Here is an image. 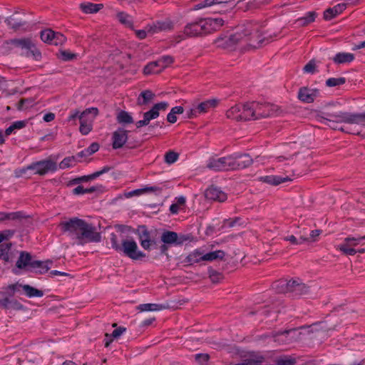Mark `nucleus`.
<instances>
[{"label": "nucleus", "mask_w": 365, "mask_h": 365, "mask_svg": "<svg viewBox=\"0 0 365 365\" xmlns=\"http://www.w3.org/2000/svg\"><path fill=\"white\" fill-rule=\"evenodd\" d=\"M34 103V100L32 98H21L17 105V108L19 110H22L25 108V105L27 104L28 106H26L27 108L29 106H31Z\"/></svg>", "instance_id": "obj_62"}, {"label": "nucleus", "mask_w": 365, "mask_h": 365, "mask_svg": "<svg viewBox=\"0 0 365 365\" xmlns=\"http://www.w3.org/2000/svg\"><path fill=\"white\" fill-rule=\"evenodd\" d=\"M279 283L282 287V292L291 293L295 297L306 295L310 292V287L299 279H291L288 282L281 281Z\"/></svg>", "instance_id": "obj_6"}, {"label": "nucleus", "mask_w": 365, "mask_h": 365, "mask_svg": "<svg viewBox=\"0 0 365 365\" xmlns=\"http://www.w3.org/2000/svg\"><path fill=\"white\" fill-rule=\"evenodd\" d=\"M218 104V101L216 99H210L200 103L196 107L198 113H207L210 108H215Z\"/></svg>", "instance_id": "obj_30"}, {"label": "nucleus", "mask_w": 365, "mask_h": 365, "mask_svg": "<svg viewBox=\"0 0 365 365\" xmlns=\"http://www.w3.org/2000/svg\"><path fill=\"white\" fill-rule=\"evenodd\" d=\"M304 73H314L316 71V61L310 60L303 68Z\"/></svg>", "instance_id": "obj_58"}, {"label": "nucleus", "mask_w": 365, "mask_h": 365, "mask_svg": "<svg viewBox=\"0 0 365 365\" xmlns=\"http://www.w3.org/2000/svg\"><path fill=\"white\" fill-rule=\"evenodd\" d=\"M323 115L319 116L322 123L324 121L336 123H344L349 124L365 125V113H353L348 112H323Z\"/></svg>", "instance_id": "obj_4"}, {"label": "nucleus", "mask_w": 365, "mask_h": 365, "mask_svg": "<svg viewBox=\"0 0 365 365\" xmlns=\"http://www.w3.org/2000/svg\"><path fill=\"white\" fill-rule=\"evenodd\" d=\"M282 113V110L275 105L269 103H259L255 101V118H262L277 116Z\"/></svg>", "instance_id": "obj_7"}, {"label": "nucleus", "mask_w": 365, "mask_h": 365, "mask_svg": "<svg viewBox=\"0 0 365 365\" xmlns=\"http://www.w3.org/2000/svg\"><path fill=\"white\" fill-rule=\"evenodd\" d=\"M23 217L21 212H0V222H4L5 220H15L21 219Z\"/></svg>", "instance_id": "obj_38"}, {"label": "nucleus", "mask_w": 365, "mask_h": 365, "mask_svg": "<svg viewBox=\"0 0 365 365\" xmlns=\"http://www.w3.org/2000/svg\"><path fill=\"white\" fill-rule=\"evenodd\" d=\"M161 241L165 244L177 245L178 235L173 231L165 230L161 235Z\"/></svg>", "instance_id": "obj_27"}, {"label": "nucleus", "mask_w": 365, "mask_h": 365, "mask_svg": "<svg viewBox=\"0 0 365 365\" xmlns=\"http://www.w3.org/2000/svg\"><path fill=\"white\" fill-rule=\"evenodd\" d=\"M207 168L215 171L232 170V155L209 160Z\"/></svg>", "instance_id": "obj_9"}, {"label": "nucleus", "mask_w": 365, "mask_h": 365, "mask_svg": "<svg viewBox=\"0 0 365 365\" xmlns=\"http://www.w3.org/2000/svg\"><path fill=\"white\" fill-rule=\"evenodd\" d=\"M259 27L258 24L247 23L240 31L232 34L230 36L218 37L215 41V43H216L217 46L219 48L233 50L237 43L250 36V40L252 41L255 38L257 43H250V46L257 48L259 46L263 41V39L260 38L259 34Z\"/></svg>", "instance_id": "obj_3"}, {"label": "nucleus", "mask_w": 365, "mask_h": 365, "mask_svg": "<svg viewBox=\"0 0 365 365\" xmlns=\"http://www.w3.org/2000/svg\"><path fill=\"white\" fill-rule=\"evenodd\" d=\"M54 33L55 31L50 29L43 30L40 33L41 39L46 43L51 44Z\"/></svg>", "instance_id": "obj_44"}, {"label": "nucleus", "mask_w": 365, "mask_h": 365, "mask_svg": "<svg viewBox=\"0 0 365 365\" xmlns=\"http://www.w3.org/2000/svg\"><path fill=\"white\" fill-rule=\"evenodd\" d=\"M91 111H93L95 113V115H96L98 113V110L97 108H92L91 109H86L85 111L81 113L79 115V120H80L79 130H80L81 133L83 135H87L92 130V125H91V122H88L87 120L85 119V115L87 113H91Z\"/></svg>", "instance_id": "obj_17"}, {"label": "nucleus", "mask_w": 365, "mask_h": 365, "mask_svg": "<svg viewBox=\"0 0 365 365\" xmlns=\"http://www.w3.org/2000/svg\"><path fill=\"white\" fill-rule=\"evenodd\" d=\"M224 24L221 18H200L197 21L187 23L182 34L175 37L177 43L189 38H196L211 34L218 30Z\"/></svg>", "instance_id": "obj_2"}, {"label": "nucleus", "mask_w": 365, "mask_h": 365, "mask_svg": "<svg viewBox=\"0 0 365 365\" xmlns=\"http://www.w3.org/2000/svg\"><path fill=\"white\" fill-rule=\"evenodd\" d=\"M241 108H242V104L239 103L236 104L234 106L231 107L226 112V116L227 118L235 120L236 121H242L241 114L239 113L241 111Z\"/></svg>", "instance_id": "obj_26"}, {"label": "nucleus", "mask_w": 365, "mask_h": 365, "mask_svg": "<svg viewBox=\"0 0 365 365\" xmlns=\"http://www.w3.org/2000/svg\"><path fill=\"white\" fill-rule=\"evenodd\" d=\"M31 259L32 257L29 252L22 251L20 252L16 266L19 269H25L27 267L31 269V264L33 262Z\"/></svg>", "instance_id": "obj_23"}, {"label": "nucleus", "mask_w": 365, "mask_h": 365, "mask_svg": "<svg viewBox=\"0 0 365 365\" xmlns=\"http://www.w3.org/2000/svg\"><path fill=\"white\" fill-rule=\"evenodd\" d=\"M160 68V63H158V59L155 61H152L147 64L144 69L143 73L146 75L150 73H158L161 71Z\"/></svg>", "instance_id": "obj_36"}, {"label": "nucleus", "mask_w": 365, "mask_h": 365, "mask_svg": "<svg viewBox=\"0 0 365 365\" xmlns=\"http://www.w3.org/2000/svg\"><path fill=\"white\" fill-rule=\"evenodd\" d=\"M2 47L6 51H11L14 48L26 49L32 55L36 61L41 58V53L36 46L31 38H12L3 43Z\"/></svg>", "instance_id": "obj_5"}, {"label": "nucleus", "mask_w": 365, "mask_h": 365, "mask_svg": "<svg viewBox=\"0 0 365 365\" xmlns=\"http://www.w3.org/2000/svg\"><path fill=\"white\" fill-rule=\"evenodd\" d=\"M59 226L63 232H68L70 237L76 239L79 245L88 242H99L101 240V235L95 226L78 217L62 222Z\"/></svg>", "instance_id": "obj_1"}, {"label": "nucleus", "mask_w": 365, "mask_h": 365, "mask_svg": "<svg viewBox=\"0 0 365 365\" xmlns=\"http://www.w3.org/2000/svg\"><path fill=\"white\" fill-rule=\"evenodd\" d=\"M117 17H118V19L119 20V21L121 24H123L125 26H126L127 27H129V28H133V23L130 19V16H129L128 14H125L124 12H119L117 14Z\"/></svg>", "instance_id": "obj_47"}, {"label": "nucleus", "mask_w": 365, "mask_h": 365, "mask_svg": "<svg viewBox=\"0 0 365 365\" xmlns=\"http://www.w3.org/2000/svg\"><path fill=\"white\" fill-rule=\"evenodd\" d=\"M135 233L138 235L140 245L145 250H150L151 246L156 244L155 241L151 239L150 233L145 225L138 226Z\"/></svg>", "instance_id": "obj_10"}, {"label": "nucleus", "mask_w": 365, "mask_h": 365, "mask_svg": "<svg viewBox=\"0 0 365 365\" xmlns=\"http://www.w3.org/2000/svg\"><path fill=\"white\" fill-rule=\"evenodd\" d=\"M259 180L272 185H278L282 182L290 181L291 179L289 177L282 178L275 175H266L260 177Z\"/></svg>", "instance_id": "obj_25"}, {"label": "nucleus", "mask_w": 365, "mask_h": 365, "mask_svg": "<svg viewBox=\"0 0 365 365\" xmlns=\"http://www.w3.org/2000/svg\"><path fill=\"white\" fill-rule=\"evenodd\" d=\"M155 94L150 90H145L141 92L138 99L139 105H146L153 99Z\"/></svg>", "instance_id": "obj_37"}, {"label": "nucleus", "mask_w": 365, "mask_h": 365, "mask_svg": "<svg viewBox=\"0 0 365 365\" xmlns=\"http://www.w3.org/2000/svg\"><path fill=\"white\" fill-rule=\"evenodd\" d=\"M354 59V55L351 53H338L333 58L334 63L341 64L345 63H350Z\"/></svg>", "instance_id": "obj_32"}, {"label": "nucleus", "mask_w": 365, "mask_h": 365, "mask_svg": "<svg viewBox=\"0 0 365 365\" xmlns=\"http://www.w3.org/2000/svg\"><path fill=\"white\" fill-rule=\"evenodd\" d=\"M75 160V157H67L65 158L59 164V168L61 169H65L69 168L71 165V163Z\"/></svg>", "instance_id": "obj_63"}, {"label": "nucleus", "mask_w": 365, "mask_h": 365, "mask_svg": "<svg viewBox=\"0 0 365 365\" xmlns=\"http://www.w3.org/2000/svg\"><path fill=\"white\" fill-rule=\"evenodd\" d=\"M364 240H365V235L359 237H347L344 239V242L350 243L351 247H354L360 244L361 241Z\"/></svg>", "instance_id": "obj_57"}, {"label": "nucleus", "mask_w": 365, "mask_h": 365, "mask_svg": "<svg viewBox=\"0 0 365 365\" xmlns=\"http://www.w3.org/2000/svg\"><path fill=\"white\" fill-rule=\"evenodd\" d=\"M56 55L58 58H61L62 61H71L76 58V53H71L66 50H61L59 53Z\"/></svg>", "instance_id": "obj_50"}, {"label": "nucleus", "mask_w": 365, "mask_h": 365, "mask_svg": "<svg viewBox=\"0 0 365 365\" xmlns=\"http://www.w3.org/2000/svg\"><path fill=\"white\" fill-rule=\"evenodd\" d=\"M29 168L34 170L36 173L43 175L49 171H56L57 170V165L53 160H46L32 164Z\"/></svg>", "instance_id": "obj_11"}, {"label": "nucleus", "mask_w": 365, "mask_h": 365, "mask_svg": "<svg viewBox=\"0 0 365 365\" xmlns=\"http://www.w3.org/2000/svg\"><path fill=\"white\" fill-rule=\"evenodd\" d=\"M174 62V58L171 56H163L158 58L160 70H163Z\"/></svg>", "instance_id": "obj_48"}, {"label": "nucleus", "mask_w": 365, "mask_h": 365, "mask_svg": "<svg viewBox=\"0 0 365 365\" xmlns=\"http://www.w3.org/2000/svg\"><path fill=\"white\" fill-rule=\"evenodd\" d=\"M24 306L16 299H10L9 309L21 310Z\"/></svg>", "instance_id": "obj_64"}, {"label": "nucleus", "mask_w": 365, "mask_h": 365, "mask_svg": "<svg viewBox=\"0 0 365 365\" xmlns=\"http://www.w3.org/2000/svg\"><path fill=\"white\" fill-rule=\"evenodd\" d=\"M118 252H123L133 260H141L146 256L145 253L138 250L137 243L133 239L122 240V246Z\"/></svg>", "instance_id": "obj_8"}, {"label": "nucleus", "mask_w": 365, "mask_h": 365, "mask_svg": "<svg viewBox=\"0 0 365 365\" xmlns=\"http://www.w3.org/2000/svg\"><path fill=\"white\" fill-rule=\"evenodd\" d=\"M103 7V5L102 4H93V3L88 2V3H81L80 4V9L85 14L97 13Z\"/></svg>", "instance_id": "obj_28"}, {"label": "nucleus", "mask_w": 365, "mask_h": 365, "mask_svg": "<svg viewBox=\"0 0 365 365\" xmlns=\"http://www.w3.org/2000/svg\"><path fill=\"white\" fill-rule=\"evenodd\" d=\"M103 187L102 185L92 186L89 188H84L82 185H78L73 190L74 195H81L86 193H92L94 192H103Z\"/></svg>", "instance_id": "obj_31"}, {"label": "nucleus", "mask_w": 365, "mask_h": 365, "mask_svg": "<svg viewBox=\"0 0 365 365\" xmlns=\"http://www.w3.org/2000/svg\"><path fill=\"white\" fill-rule=\"evenodd\" d=\"M225 256V252L222 250H216L214 252H210L202 256L203 261H213L215 259H223Z\"/></svg>", "instance_id": "obj_34"}, {"label": "nucleus", "mask_w": 365, "mask_h": 365, "mask_svg": "<svg viewBox=\"0 0 365 365\" xmlns=\"http://www.w3.org/2000/svg\"><path fill=\"white\" fill-rule=\"evenodd\" d=\"M209 277L214 284L219 283L223 279V274L212 268L208 270Z\"/></svg>", "instance_id": "obj_49"}, {"label": "nucleus", "mask_w": 365, "mask_h": 365, "mask_svg": "<svg viewBox=\"0 0 365 365\" xmlns=\"http://www.w3.org/2000/svg\"><path fill=\"white\" fill-rule=\"evenodd\" d=\"M297 360L291 356H282L276 359V365H295Z\"/></svg>", "instance_id": "obj_40"}, {"label": "nucleus", "mask_w": 365, "mask_h": 365, "mask_svg": "<svg viewBox=\"0 0 365 365\" xmlns=\"http://www.w3.org/2000/svg\"><path fill=\"white\" fill-rule=\"evenodd\" d=\"M169 106L167 102H160L155 104L152 108L144 113L143 118L150 123L151 120L157 118L160 115V110H165Z\"/></svg>", "instance_id": "obj_18"}, {"label": "nucleus", "mask_w": 365, "mask_h": 365, "mask_svg": "<svg viewBox=\"0 0 365 365\" xmlns=\"http://www.w3.org/2000/svg\"><path fill=\"white\" fill-rule=\"evenodd\" d=\"M322 231L321 230H314L310 232L309 237L301 236L300 240L302 242H309V241H310V240H312V241L314 242L317 240L316 238L317 237H319L322 234Z\"/></svg>", "instance_id": "obj_56"}, {"label": "nucleus", "mask_w": 365, "mask_h": 365, "mask_svg": "<svg viewBox=\"0 0 365 365\" xmlns=\"http://www.w3.org/2000/svg\"><path fill=\"white\" fill-rule=\"evenodd\" d=\"M202 256L203 255L198 252L195 251L192 253H190L185 259V262L188 263L190 265L199 262L200 261L202 260Z\"/></svg>", "instance_id": "obj_43"}, {"label": "nucleus", "mask_w": 365, "mask_h": 365, "mask_svg": "<svg viewBox=\"0 0 365 365\" xmlns=\"http://www.w3.org/2000/svg\"><path fill=\"white\" fill-rule=\"evenodd\" d=\"M110 243L112 247L117 251L118 252L120 250V247L122 246V242L119 243L118 240V237L115 233H112L110 235Z\"/></svg>", "instance_id": "obj_61"}, {"label": "nucleus", "mask_w": 365, "mask_h": 365, "mask_svg": "<svg viewBox=\"0 0 365 365\" xmlns=\"http://www.w3.org/2000/svg\"><path fill=\"white\" fill-rule=\"evenodd\" d=\"M195 359L200 365H207L210 355L208 354H197L195 355Z\"/></svg>", "instance_id": "obj_54"}, {"label": "nucleus", "mask_w": 365, "mask_h": 365, "mask_svg": "<svg viewBox=\"0 0 365 365\" xmlns=\"http://www.w3.org/2000/svg\"><path fill=\"white\" fill-rule=\"evenodd\" d=\"M242 121L255 120V101L248 102L242 104Z\"/></svg>", "instance_id": "obj_21"}, {"label": "nucleus", "mask_w": 365, "mask_h": 365, "mask_svg": "<svg viewBox=\"0 0 365 365\" xmlns=\"http://www.w3.org/2000/svg\"><path fill=\"white\" fill-rule=\"evenodd\" d=\"M112 146L113 149L121 148L128 140V130L123 128H118L113 132Z\"/></svg>", "instance_id": "obj_16"}, {"label": "nucleus", "mask_w": 365, "mask_h": 365, "mask_svg": "<svg viewBox=\"0 0 365 365\" xmlns=\"http://www.w3.org/2000/svg\"><path fill=\"white\" fill-rule=\"evenodd\" d=\"M179 154L173 150H169L165 155V162L169 165L178 160Z\"/></svg>", "instance_id": "obj_52"}, {"label": "nucleus", "mask_w": 365, "mask_h": 365, "mask_svg": "<svg viewBox=\"0 0 365 365\" xmlns=\"http://www.w3.org/2000/svg\"><path fill=\"white\" fill-rule=\"evenodd\" d=\"M116 118L119 123L129 124L133 123V117L125 110H120Z\"/></svg>", "instance_id": "obj_41"}, {"label": "nucleus", "mask_w": 365, "mask_h": 365, "mask_svg": "<svg viewBox=\"0 0 365 365\" xmlns=\"http://www.w3.org/2000/svg\"><path fill=\"white\" fill-rule=\"evenodd\" d=\"M317 93V90H312L307 87H302L299 91L298 98L304 103H310L314 101Z\"/></svg>", "instance_id": "obj_22"}, {"label": "nucleus", "mask_w": 365, "mask_h": 365, "mask_svg": "<svg viewBox=\"0 0 365 365\" xmlns=\"http://www.w3.org/2000/svg\"><path fill=\"white\" fill-rule=\"evenodd\" d=\"M263 360L264 358L262 356H258L256 359L250 358L245 359L242 364H238L237 365H258L262 363Z\"/></svg>", "instance_id": "obj_59"}, {"label": "nucleus", "mask_w": 365, "mask_h": 365, "mask_svg": "<svg viewBox=\"0 0 365 365\" xmlns=\"http://www.w3.org/2000/svg\"><path fill=\"white\" fill-rule=\"evenodd\" d=\"M19 12H15L13 15L5 19L6 25L14 31L20 30L26 25L27 22L18 16Z\"/></svg>", "instance_id": "obj_20"}, {"label": "nucleus", "mask_w": 365, "mask_h": 365, "mask_svg": "<svg viewBox=\"0 0 365 365\" xmlns=\"http://www.w3.org/2000/svg\"><path fill=\"white\" fill-rule=\"evenodd\" d=\"M162 190V189L159 187H157V186H150V187H145L143 189H138V190H135L134 191L132 192V193H130V195H132L133 193V194H140V193H144V192H160Z\"/></svg>", "instance_id": "obj_55"}, {"label": "nucleus", "mask_w": 365, "mask_h": 365, "mask_svg": "<svg viewBox=\"0 0 365 365\" xmlns=\"http://www.w3.org/2000/svg\"><path fill=\"white\" fill-rule=\"evenodd\" d=\"M235 8L237 10H241L242 11H247L250 10L249 6V1H245L244 0H238L236 3L235 2Z\"/></svg>", "instance_id": "obj_60"}, {"label": "nucleus", "mask_w": 365, "mask_h": 365, "mask_svg": "<svg viewBox=\"0 0 365 365\" xmlns=\"http://www.w3.org/2000/svg\"><path fill=\"white\" fill-rule=\"evenodd\" d=\"M317 16L315 11H309L304 17L299 18L296 20L295 24H297L299 26H306L312 22H314Z\"/></svg>", "instance_id": "obj_33"}, {"label": "nucleus", "mask_w": 365, "mask_h": 365, "mask_svg": "<svg viewBox=\"0 0 365 365\" xmlns=\"http://www.w3.org/2000/svg\"><path fill=\"white\" fill-rule=\"evenodd\" d=\"M205 197L209 200L224 202L227 200V195L216 187L211 186L205 192Z\"/></svg>", "instance_id": "obj_19"}, {"label": "nucleus", "mask_w": 365, "mask_h": 365, "mask_svg": "<svg viewBox=\"0 0 365 365\" xmlns=\"http://www.w3.org/2000/svg\"><path fill=\"white\" fill-rule=\"evenodd\" d=\"M166 307L162 304H140L137 309L140 312H145V311H157V310H161L163 309H165Z\"/></svg>", "instance_id": "obj_39"}, {"label": "nucleus", "mask_w": 365, "mask_h": 365, "mask_svg": "<svg viewBox=\"0 0 365 365\" xmlns=\"http://www.w3.org/2000/svg\"><path fill=\"white\" fill-rule=\"evenodd\" d=\"M22 289L25 292L26 294L29 297H41L43 295V292L41 290L37 289L29 284H24L22 286Z\"/></svg>", "instance_id": "obj_35"}, {"label": "nucleus", "mask_w": 365, "mask_h": 365, "mask_svg": "<svg viewBox=\"0 0 365 365\" xmlns=\"http://www.w3.org/2000/svg\"><path fill=\"white\" fill-rule=\"evenodd\" d=\"M11 243H4L0 245V257L2 258L5 262L9 260V250L11 247Z\"/></svg>", "instance_id": "obj_45"}, {"label": "nucleus", "mask_w": 365, "mask_h": 365, "mask_svg": "<svg viewBox=\"0 0 365 365\" xmlns=\"http://www.w3.org/2000/svg\"><path fill=\"white\" fill-rule=\"evenodd\" d=\"M66 41V37L63 34L59 32H55L51 44L55 46H61Z\"/></svg>", "instance_id": "obj_53"}, {"label": "nucleus", "mask_w": 365, "mask_h": 365, "mask_svg": "<svg viewBox=\"0 0 365 365\" xmlns=\"http://www.w3.org/2000/svg\"><path fill=\"white\" fill-rule=\"evenodd\" d=\"M52 261L47 260L46 262L34 260L31 264V269H38L35 272L36 274H42L47 272L49 270L48 264H51Z\"/></svg>", "instance_id": "obj_29"}, {"label": "nucleus", "mask_w": 365, "mask_h": 365, "mask_svg": "<svg viewBox=\"0 0 365 365\" xmlns=\"http://www.w3.org/2000/svg\"><path fill=\"white\" fill-rule=\"evenodd\" d=\"M346 82V78L344 77L340 78H330L327 80L326 86L328 87H334L336 86H340L344 84Z\"/></svg>", "instance_id": "obj_51"}, {"label": "nucleus", "mask_w": 365, "mask_h": 365, "mask_svg": "<svg viewBox=\"0 0 365 365\" xmlns=\"http://www.w3.org/2000/svg\"><path fill=\"white\" fill-rule=\"evenodd\" d=\"M286 336L287 334L284 333V331H273L270 333V336L274 339V342L279 344H289V342H284L286 341Z\"/></svg>", "instance_id": "obj_42"}, {"label": "nucleus", "mask_w": 365, "mask_h": 365, "mask_svg": "<svg viewBox=\"0 0 365 365\" xmlns=\"http://www.w3.org/2000/svg\"><path fill=\"white\" fill-rule=\"evenodd\" d=\"M346 5L345 4H339L333 8H329L324 12V19L327 21L331 20L336 15L341 14L345 9Z\"/></svg>", "instance_id": "obj_24"}, {"label": "nucleus", "mask_w": 365, "mask_h": 365, "mask_svg": "<svg viewBox=\"0 0 365 365\" xmlns=\"http://www.w3.org/2000/svg\"><path fill=\"white\" fill-rule=\"evenodd\" d=\"M338 249L345 255H354L357 253L356 250L350 246V243L344 242L339 246Z\"/></svg>", "instance_id": "obj_46"}, {"label": "nucleus", "mask_w": 365, "mask_h": 365, "mask_svg": "<svg viewBox=\"0 0 365 365\" xmlns=\"http://www.w3.org/2000/svg\"><path fill=\"white\" fill-rule=\"evenodd\" d=\"M312 326H302L298 328H293L289 329L284 330V333L287 334L286 341L284 342H289V344L299 341L302 339V336L303 333L301 330L308 329L307 333H313V329H311Z\"/></svg>", "instance_id": "obj_13"}, {"label": "nucleus", "mask_w": 365, "mask_h": 365, "mask_svg": "<svg viewBox=\"0 0 365 365\" xmlns=\"http://www.w3.org/2000/svg\"><path fill=\"white\" fill-rule=\"evenodd\" d=\"M235 0H207V4H212L213 12L227 13L235 8Z\"/></svg>", "instance_id": "obj_12"}, {"label": "nucleus", "mask_w": 365, "mask_h": 365, "mask_svg": "<svg viewBox=\"0 0 365 365\" xmlns=\"http://www.w3.org/2000/svg\"><path fill=\"white\" fill-rule=\"evenodd\" d=\"M252 163V159L248 154L232 155V170L243 169Z\"/></svg>", "instance_id": "obj_15"}, {"label": "nucleus", "mask_w": 365, "mask_h": 365, "mask_svg": "<svg viewBox=\"0 0 365 365\" xmlns=\"http://www.w3.org/2000/svg\"><path fill=\"white\" fill-rule=\"evenodd\" d=\"M174 28L173 22L170 19L165 21H157L153 22L152 24L147 26V30L148 34H154L156 33L171 31Z\"/></svg>", "instance_id": "obj_14"}]
</instances>
